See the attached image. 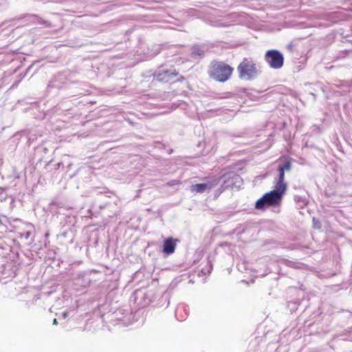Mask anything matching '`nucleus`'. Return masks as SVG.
I'll use <instances>...</instances> for the list:
<instances>
[{
  "mask_svg": "<svg viewBox=\"0 0 352 352\" xmlns=\"http://www.w3.org/2000/svg\"><path fill=\"white\" fill-rule=\"evenodd\" d=\"M58 322L56 318H54L53 320V324L56 325V324H58Z\"/></svg>",
  "mask_w": 352,
  "mask_h": 352,
  "instance_id": "1a4fd4ad",
  "label": "nucleus"
},
{
  "mask_svg": "<svg viewBox=\"0 0 352 352\" xmlns=\"http://www.w3.org/2000/svg\"><path fill=\"white\" fill-rule=\"evenodd\" d=\"M276 162L278 163V179L275 183L274 190L266 192L256 201L255 208L258 210H265L266 206H279L286 192L287 186L285 182V171L291 170L292 159L280 157Z\"/></svg>",
  "mask_w": 352,
  "mask_h": 352,
  "instance_id": "f257e3e1",
  "label": "nucleus"
},
{
  "mask_svg": "<svg viewBox=\"0 0 352 352\" xmlns=\"http://www.w3.org/2000/svg\"><path fill=\"white\" fill-rule=\"evenodd\" d=\"M178 75L179 72L175 69H173L172 70H164L159 72L158 73L154 74L153 77L158 82L166 83Z\"/></svg>",
  "mask_w": 352,
  "mask_h": 352,
  "instance_id": "423d86ee",
  "label": "nucleus"
},
{
  "mask_svg": "<svg viewBox=\"0 0 352 352\" xmlns=\"http://www.w3.org/2000/svg\"><path fill=\"white\" fill-rule=\"evenodd\" d=\"M239 77L241 80H252L258 74V69L252 58H243L237 67Z\"/></svg>",
  "mask_w": 352,
  "mask_h": 352,
  "instance_id": "7ed1b4c3",
  "label": "nucleus"
},
{
  "mask_svg": "<svg viewBox=\"0 0 352 352\" xmlns=\"http://www.w3.org/2000/svg\"><path fill=\"white\" fill-rule=\"evenodd\" d=\"M265 60L271 68L278 69L283 65L284 57L279 51L270 50L265 52Z\"/></svg>",
  "mask_w": 352,
  "mask_h": 352,
  "instance_id": "20e7f679",
  "label": "nucleus"
},
{
  "mask_svg": "<svg viewBox=\"0 0 352 352\" xmlns=\"http://www.w3.org/2000/svg\"><path fill=\"white\" fill-rule=\"evenodd\" d=\"M234 68L223 61L212 60L208 69V76L213 80L225 82L231 77Z\"/></svg>",
  "mask_w": 352,
  "mask_h": 352,
  "instance_id": "f03ea898",
  "label": "nucleus"
},
{
  "mask_svg": "<svg viewBox=\"0 0 352 352\" xmlns=\"http://www.w3.org/2000/svg\"><path fill=\"white\" fill-rule=\"evenodd\" d=\"M179 184V181H177V180H173V181H171V182H170L168 183V185H170V186H173V185H174V184Z\"/></svg>",
  "mask_w": 352,
  "mask_h": 352,
  "instance_id": "6e6552de",
  "label": "nucleus"
},
{
  "mask_svg": "<svg viewBox=\"0 0 352 352\" xmlns=\"http://www.w3.org/2000/svg\"><path fill=\"white\" fill-rule=\"evenodd\" d=\"M178 241V239H173V237L166 239L163 243V252L167 255L173 254L175 250Z\"/></svg>",
  "mask_w": 352,
  "mask_h": 352,
  "instance_id": "0eeeda50",
  "label": "nucleus"
},
{
  "mask_svg": "<svg viewBox=\"0 0 352 352\" xmlns=\"http://www.w3.org/2000/svg\"><path fill=\"white\" fill-rule=\"evenodd\" d=\"M204 180L207 182L205 184H197L190 186V190L196 193L204 192L206 190H210L212 188L216 186L220 182L219 177H205Z\"/></svg>",
  "mask_w": 352,
  "mask_h": 352,
  "instance_id": "39448f33",
  "label": "nucleus"
},
{
  "mask_svg": "<svg viewBox=\"0 0 352 352\" xmlns=\"http://www.w3.org/2000/svg\"><path fill=\"white\" fill-rule=\"evenodd\" d=\"M184 79V78L183 76H180V78H179L180 81L183 80Z\"/></svg>",
  "mask_w": 352,
  "mask_h": 352,
  "instance_id": "9d476101",
  "label": "nucleus"
}]
</instances>
